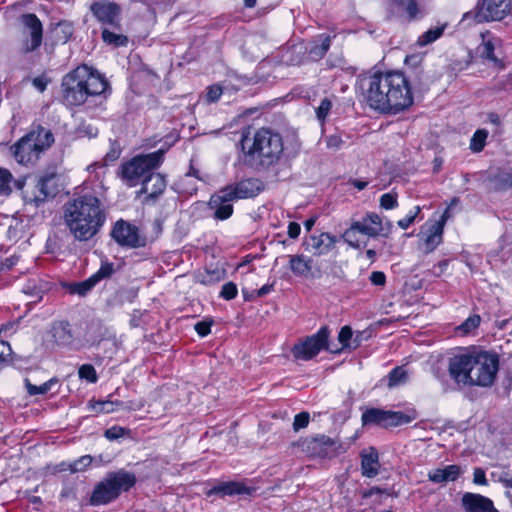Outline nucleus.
<instances>
[{"mask_svg":"<svg viewBox=\"0 0 512 512\" xmlns=\"http://www.w3.org/2000/svg\"><path fill=\"white\" fill-rule=\"evenodd\" d=\"M127 432L128 430L126 428L120 426H113L108 428L105 431L104 435L108 440L113 441L119 439L120 437H123Z\"/></svg>","mask_w":512,"mask_h":512,"instance_id":"5fc2aeb1","label":"nucleus"},{"mask_svg":"<svg viewBox=\"0 0 512 512\" xmlns=\"http://www.w3.org/2000/svg\"><path fill=\"white\" fill-rule=\"evenodd\" d=\"M510 12V0H478L475 18L478 22L501 21Z\"/></svg>","mask_w":512,"mask_h":512,"instance_id":"f8f14e48","label":"nucleus"},{"mask_svg":"<svg viewBox=\"0 0 512 512\" xmlns=\"http://www.w3.org/2000/svg\"><path fill=\"white\" fill-rule=\"evenodd\" d=\"M473 482L475 484H480V485H486L487 484V479H486L485 472L481 468L474 469Z\"/></svg>","mask_w":512,"mask_h":512,"instance_id":"e2e57ef3","label":"nucleus"},{"mask_svg":"<svg viewBox=\"0 0 512 512\" xmlns=\"http://www.w3.org/2000/svg\"><path fill=\"white\" fill-rule=\"evenodd\" d=\"M251 488L242 482H225L211 488L208 495L216 494L221 496L250 494Z\"/></svg>","mask_w":512,"mask_h":512,"instance_id":"c756f323","label":"nucleus"},{"mask_svg":"<svg viewBox=\"0 0 512 512\" xmlns=\"http://www.w3.org/2000/svg\"><path fill=\"white\" fill-rule=\"evenodd\" d=\"M11 347L8 342L0 340V361H5L11 355Z\"/></svg>","mask_w":512,"mask_h":512,"instance_id":"0e129e2a","label":"nucleus"},{"mask_svg":"<svg viewBox=\"0 0 512 512\" xmlns=\"http://www.w3.org/2000/svg\"><path fill=\"white\" fill-rule=\"evenodd\" d=\"M54 142L50 130L37 127L23 136L13 147L14 157L21 164H28L36 161L39 155L49 148Z\"/></svg>","mask_w":512,"mask_h":512,"instance_id":"39448f33","label":"nucleus"},{"mask_svg":"<svg viewBox=\"0 0 512 512\" xmlns=\"http://www.w3.org/2000/svg\"><path fill=\"white\" fill-rule=\"evenodd\" d=\"M380 468L379 455L375 448L371 447L367 452L361 454V472L368 478L378 475Z\"/></svg>","mask_w":512,"mask_h":512,"instance_id":"cd10ccee","label":"nucleus"},{"mask_svg":"<svg viewBox=\"0 0 512 512\" xmlns=\"http://www.w3.org/2000/svg\"><path fill=\"white\" fill-rule=\"evenodd\" d=\"M33 86L40 92L45 91L47 88V80L44 77H36L32 81Z\"/></svg>","mask_w":512,"mask_h":512,"instance_id":"338daca9","label":"nucleus"},{"mask_svg":"<svg viewBox=\"0 0 512 512\" xmlns=\"http://www.w3.org/2000/svg\"><path fill=\"white\" fill-rule=\"evenodd\" d=\"M211 324V322L200 321L195 324V330L201 337L207 336L211 331Z\"/></svg>","mask_w":512,"mask_h":512,"instance_id":"680f3d73","label":"nucleus"},{"mask_svg":"<svg viewBox=\"0 0 512 512\" xmlns=\"http://www.w3.org/2000/svg\"><path fill=\"white\" fill-rule=\"evenodd\" d=\"M352 335V329L349 326L342 327L338 334V341L341 343L342 347L340 349H335L333 353L341 352L345 348H357L359 346V341L354 339L351 342Z\"/></svg>","mask_w":512,"mask_h":512,"instance_id":"4c0bfd02","label":"nucleus"},{"mask_svg":"<svg viewBox=\"0 0 512 512\" xmlns=\"http://www.w3.org/2000/svg\"><path fill=\"white\" fill-rule=\"evenodd\" d=\"M237 286L233 282H228L222 286L220 296L226 300H232L237 296Z\"/></svg>","mask_w":512,"mask_h":512,"instance_id":"603ef678","label":"nucleus"},{"mask_svg":"<svg viewBox=\"0 0 512 512\" xmlns=\"http://www.w3.org/2000/svg\"><path fill=\"white\" fill-rule=\"evenodd\" d=\"M380 206L383 209H394L398 206L397 196L392 193H385L380 197Z\"/></svg>","mask_w":512,"mask_h":512,"instance_id":"3c124183","label":"nucleus"},{"mask_svg":"<svg viewBox=\"0 0 512 512\" xmlns=\"http://www.w3.org/2000/svg\"><path fill=\"white\" fill-rule=\"evenodd\" d=\"M332 108V102L328 98H324L321 100L320 105L316 108V116L318 120L325 121L327 115L329 114Z\"/></svg>","mask_w":512,"mask_h":512,"instance_id":"09e8293b","label":"nucleus"},{"mask_svg":"<svg viewBox=\"0 0 512 512\" xmlns=\"http://www.w3.org/2000/svg\"><path fill=\"white\" fill-rule=\"evenodd\" d=\"M64 224L78 241L93 238L103 226L106 215L101 201L94 195H83L63 207Z\"/></svg>","mask_w":512,"mask_h":512,"instance_id":"7ed1b4c3","label":"nucleus"},{"mask_svg":"<svg viewBox=\"0 0 512 512\" xmlns=\"http://www.w3.org/2000/svg\"><path fill=\"white\" fill-rule=\"evenodd\" d=\"M84 70L77 67L63 77L62 97L63 101L70 106H78L86 101L85 88L82 83Z\"/></svg>","mask_w":512,"mask_h":512,"instance_id":"1a4fd4ad","label":"nucleus"},{"mask_svg":"<svg viewBox=\"0 0 512 512\" xmlns=\"http://www.w3.org/2000/svg\"><path fill=\"white\" fill-rule=\"evenodd\" d=\"M462 506L466 512H498L492 500L480 494L469 492L463 495Z\"/></svg>","mask_w":512,"mask_h":512,"instance_id":"4be33fe9","label":"nucleus"},{"mask_svg":"<svg viewBox=\"0 0 512 512\" xmlns=\"http://www.w3.org/2000/svg\"><path fill=\"white\" fill-rule=\"evenodd\" d=\"M445 25L438 26L434 28H430L426 32H424L421 36H419L417 40V44L421 47L426 46L428 44L433 43L438 38H440L444 32Z\"/></svg>","mask_w":512,"mask_h":512,"instance_id":"58836bf2","label":"nucleus"},{"mask_svg":"<svg viewBox=\"0 0 512 512\" xmlns=\"http://www.w3.org/2000/svg\"><path fill=\"white\" fill-rule=\"evenodd\" d=\"M227 192L224 188L211 196L209 205L214 210V216L219 220L228 219L233 213L232 202L235 201L232 196L225 195Z\"/></svg>","mask_w":512,"mask_h":512,"instance_id":"6ab92c4d","label":"nucleus"},{"mask_svg":"<svg viewBox=\"0 0 512 512\" xmlns=\"http://www.w3.org/2000/svg\"><path fill=\"white\" fill-rule=\"evenodd\" d=\"M111 236L122 247L140 248L146 245V238L139 233L138 227L122 219L114 224Z\"/></svg>","mask_w":512,"mask_h":512,"instance_id":"9b49d317","label":"nucleus"},{"mask_svg":"<svg viewBox=\"0 0 512 512\" xmlns=\"http://www.w3.org/2000/svg\"><path fill=\"white\" fill-rule=\"evenodd\" d=\"M79 377L81 379H86L91 383H95L97 381V374L95 368L90 364H84L79 368L78 371Z\"/></svg>","mask_w":512,"mask_h":512,"instance_id":"de8ad7c7","label":"nucleus"},{"mask_svg":"<svg viewBox=\"0 0 512 512\" xmlns=\"http://www.w3.org/2000/svg\"><path fill=\"white\" fill-rule=\"evenodd\" d=\"M12 175L6 169L0 168V194H8L10 189V181Z\"/></svg>","mask_w":512,"mask_h":512,"instance_id":"8fccbe9b","label":"nucleus"},{"mask_svg":"<svg viewBox=\"0 0 512 512\" xmlns=\"http://www.w3.org/2000/svg\"><path fill=\"white\" fill-rule=\"evenodd\" d=\"M226 192L225 195L232 196L236 201L239 199L250 198L256 196L260 191V182L257 179H244L235 184H230L223 187Z\"/></svg>","mask_w":512,"mask_h":512,"instance_id":"a211bd4d","label":"nucleus"},{"mask_svg":"<svg viewBox=\"0 0 512 512\" xmlns=\"http://www.w3.org/2000/svg\"><path fill=\"white\" fill-rule=\"evenodd\" d=\"M55 195V176L54 174H46L38 178L34 187L33 196L26 198L38 206L49 197H54Z\"/></svg>","mask_w":512,"mask_h":512,"instance_id":"f3484780","label":"nucleus"},{"mask_svg":"<svg viewBox=\"0 0 512 512\" xmlns=\"http://www.w3.org/2000/svg\"><path fill=\"white\" fill-rule=\"evenodd\" d=\"M480 321V316H470L461 325L457 327V331L460 332L462 335H466L475 328H477L480 324Z\"/></svg>","mask_w":512,"mask_h":512,"instance_id":"37998d69","label":"nucleus"},{"mask_svg":"<svg viewBox=\"0 0 512 512\" xmlns=\"http://www.w3.org/2000/svg\"><path fill=\"white\" fill-rule=\"evenodd\" d=\"M420 211V206H415L404 218L398 220L397 225L403 230L409 228L414 223Z\"/></svg>","mask_w":512,"mask_h":512,"instance_id":"49530a36","label":"nucleus"},{"mask_svg":"<svg viewBox=\"0 0 512 512\" xmlns=\"http://www.w3.org/2000/svg\"><path fill=\"white\" fill-rule=\"evenodd\" d=\"M102 39L104 42L112 44L115 47L125 46L128 43V38L126 36L111 32L108 29H103Z\"/></svg>","mask_w":512,"mask_h":512,"instance_id":"a19ab883","label":"nucleus"},{"mask_svg":"<svg viewBox=\"0 0 512 512\" xmlns=\"http://www.w3.org/2000/svg\"><path fill=\"white\" fill-rule=\"evenodd\" d=\"M459 200L457 198H453L450 205L445 209L443 214L441 215L440 219L438 220H432L434 223H441L442 228H444L447 220L451 217L450 211L453 205H457Z\"/></svg>","mask_w":512,"mask_h":512,"instance_id":"bf43d9fd","label":"nucleus"},{"mask_svg":"<svg viewBox=\"0 0 512 512\" xmlns=\"http://www.w3.org/2000/svg\"><path fill=\"white\" fill-rule=\"evenodd\" d=\"M488 136V132L485 130H477L470 143V149L474 152H480L483 150L485 145V140Z\"/></svg>","mask_w":512,"mask_h":512,"instance_id":"79ce46f5","label":"nucleus"},{"mask_svg":"<svg viewBox=\"0 0 512 512\" xmlns=\"http://www.w3.org/2000/svg\"><path fill=\"white\" fill-rule=\"evenodd\" d=\"M301 231L300 225L296 222H290L288 225V235L290 238L295 239L299 236Z\"/></svg>","mask_w":512,"mask_h":512,"instance_id":"69168bd1","label":"nucleus"},{"mask_svg":"<svg viewBox=\"0 0 512 512\" xmlns=\"http://www.w3.org/2000/svg\"><path fill=\"white\" fill-rule=\"evenodd\" d=\"M358 229L355 228V223L353 222L351 226L343 233V240L353 248H360L361 244L357 239Z\"/></svg>","mask_w":512,"mask_h":512,"instance_id":"c03bdc74","label":"nucleus"},{"mask_svg":"<svg viewBox=\"0 0 512 512\" xmlns=\"http://www.w3.org/2000/svg\"><path fill=\"white\" fill-rule=\"evenodd\" d=\"M497 41L498 40L490 34H482V42L476 48V55L495 67L500 66V61L494 53Z\"/></svg>","mask_w":512,"mask_h":512,"instance_id":"a878e982","label":"nucleus"},{"mask_svg":"<svg viewBox=\"0 0 512 512\" xmlns=\"http://www.w3.org/2000/svg\"><path fill=\"white\" fill-rule=\"evenodd\" d=\"M490 187L496 191H505L512 188V173L507 170H499L488 178Z\"/></svg>","mask_w":512,"mask_h":512,"instance_id":"2f4dec72","label":"nucleus"},{"mask_svg":"<svg viewBox=\"0 0 512 512\" xmlns=\"http://www.w3.org/2000/svg\"><path fill=\"white\" fill-rule=\"evenodd\" d=\"M58 379L56 377L51 378L50 380L44 382L43 384L37 386L32 384L29 379H25V387L27 389V392L31 396L35 395H44L48 393L53 386L58 384Z\"/></svg>","mask_w":512,"mask_h":512,"instance_id":"f704fd0d","label":"nucleus"},{"mask_svg":"<svg viewBox=\"0 0 512 512\" xmlns=\"http://www.w3.org/2000/svg\"><path fill=\"white\" fill-rule=\"evenodd\" d=\"M244 162L255 169H268L276 165L283 153V140L279 133L268 128L257 130L241 140Z\"/></svg>","mask_w":512,"mask_h":512,"instance_id":"20e7f679","label":"nucleus"},{"mask_svg":"<svg viewBox=\"0 0 512 512\" xmlns=\"http://www.w3.org/2000/svg\"><path fill=\"white\" fill-rule=\"evenodd\" d=\"M95 17L106 24H114L118 16V6L114 3L99 2L91 6Z\"/></svg>","mask_w":512,"mask_h":512,"instance_id":"c85d7f7f","label":"nucleus"},{"mask_svg":"<svg viewBox=\"0 0 512 512\" xmlns=\"http://www.w3.org/2000/svg\"><path fill=\"white\" fill-rule=\"evenodd\" d=\"M461 474V469L458 465H448L444 468H438L428 473V478L434 483H442L448 481H455Z\"/></svg>","mask_w":512,"mask_h":512,"instance_id":"7c9ffc66","label":"nucleus"},{"mask_svg":"<svg viewBox=\"0 0 512 512\" xmlns=\"http://www.w3.org/2000/svg\"><path fill=\"white\" fill-rule=\"evenodd\" d=\"M330 331L324 326L319 331L304 340L295 344L292 348V354L295 359L308 361L314 358L322 349L334 352V349L328 345Z\"/></svg>","mask_w":512,"mask_h":512,"instance_id":"6e6552de","label":"nucleus"},{"mask_svg":"<svg viewBox=\"0 0 512 512\" xmlns=\"http://www.w3.org/2000/svg\"><path fill=\"white\" fill-rule=\"evenodd\" d=\"M114 273L112 263H103L99 270L91 275L88 279L77 283L73 286L72 292L81 296L86 295L98 282L103 279L109 278Z\"/></svg>","mask_w":512,"mask_h":512,"instance_id":"aec40b11","label":"nucleus"},{"mask_svg":"<svg viewBox=\"0 0 512 512\" xmlns=\"http://www.w3.org/2000/svg\"><path fill=\"white\" fill-rule=\"evenodd\" d=\"M371 283L376 286H384L386 283V276L381 271H374L369 277Z\"/></svg>","mask_w":512,"mask_h":512,"instance_id":"052dcab7","label":"nucleus"},{"mask_svg":"<svg viewBox=\"0 0 512 512\" xmlns=\"http://www.w3.org/2000/svg\"><path fill=\"white\" fill-rule=\"evenodd\" d=\"M324 141L326 143V147L333 151L339 150L343 145L342 139L336 134L326 136Z\"/></svg>","mask_w":512,"mask_h":512,"instance_id":"13d9d810","label":"nucleus"},{"mask_svg":"<svg viewBox=\"0 0 512 512\" xmlns=\"http://www.w3.org/2000/svg\"><path fill=\"white\" fill-rule=\"evenodd\" d=\"M136 482L135 475L125 471L111 473L100 482L91 497L92 504H106L119 496L122 491H127Z\"/></svg>","mask_w":512,"mask_h":512,"instance_id":"423d86ee","label":"nucleus"},{"mask_svg":"<svg viewBox=\"0 0 512 512\" xmlns=\"http://www.w3.org/2000/svg\"><path fill=\"white\" fill-rule=\"evenodd\" d=\"M121 155V147L117 142L111 143L109 151L104 157L106 164L116 161Z\"/></svg>","mask_w":512,"mask_h":512,"instance_id":"6e6d98bb","label":"nucleus"},{"mask_svg":"<svg viewBox=\"0 0 512 512\" xmlns=\"http://www.w3.org/2000/svg\"><path fill=\"white\" fill-rule=\"evenodd\" d=\"M92 463V457L90 455H84L73 463L69 464V470L72 473L84 471Z\"/></svg>","mask_w":512,"mask_h":512,"instance_id":"a18cd8bd","label":"nucleus"},{"mask_svg":"<svg viewBox=\"0 0 512 512\" xmlns=\"http://www.w3.org/2000/svg\"><path fill=\"white\" fill-rule=\"evenodd\" d=\"M336 237L329 233H321L318 236H311L307 242V250L314 255L321 256L328 254L336 244Z\"/></svg>","mask_w":512,"mask_h":512,"instance_id":"393cba45","label":"nucleus"},{"mask_svg":"<svg viewBox=\"0 0 512 512\" xmlns=\"http://www.w3.org/2000/svg\"><path fill=\"white\" fill-rule=\"evenodd\" d=\"M331 45V38L329 36L321 35V43L320 44H314L310 47L308 54L309 57L314 60L318 61L322 59L327 51L329 50Z\"/></svg>","mask_w":512,"mask_h":512,"instance_id":"c9c22d12","label":"nucleus"},{"mask_svg":"<svg viewBox=\"0 0 512 512\" xmlns=\"http://www.w3.org/2000/svg\"><path fill=\"white\" fill-rule=\"evenodd\" d=\"M164 151L158 150L156 152L138 155L130 161L125 162L121 166L122 179L129 186H136L142 183V180L147 178L151 171L156 169L163 160Z\"/></svg>","mask_w":512,"mask_h":512,"instance_id":"0eeeda50","label":"nucleus"},{"mask_svg":"<svg viewBox=\"0 0 512 512\" xmlns=\"http://www.w3.org/2000/svg\"><path fill=\"white\" fill-rule=\"evenodd\" d=\"M221 95H222L221 86L214 84V85H211L208 87L205 98L208 103H214L219 100Z\"/></svg>","mask_w":512,"mask_h":512,"instance_id":"4d7b16f0","label":"nucleus"},{"mask_svg":"<svg viewBox=\"0 0 512 512\" xmlns=\"http://www.w3.org/2000/svg\"><path fill=\"white\" fill-rule=\"evenodd\" d=\"M165 188V178L161 174L151 171L147 178L142 180L140 192L146 194L145 201L149 202L155 201L164 192Z\"/></svg>","mask_w":512,"mask_h":512,"instance_id":"412c9836","label":"nucleus"},{"mask_svg":"<svg viewBox=\"0 0 512 512\" xmlns=\"http://www.w3.org/2000/svg\"><path fill=\"white\" fill-rule=\"evenodd\" d=\"M79 69L84 70L82 83L85 88L86 99L89 96H96L105 93L108 88V82L101 74L91 70L87 66H79Z\"/></svg>","mask_w":512,"mask_h":512,"instance_id":"dca6fc26","label":"nucleus"},{"mask_svg":"<svg viewBox=\"0 0 512 512\" xmlns=\"http://www.w3.org/2000/svg\"><path fill=\"white\" fill-rule=\"evenodd\" d=\"M310 259H305L303 255H293L290 257L289 266L292 272L297 276H307L312 269Z\"/></svg>","mask_w":512,"mask_h":512,"instance_id":"473e14b6","label":"nucleus"},{"mask_svg":"<svg viewBox=\"0 0 512 512\" xmlns=\"http://www.w3.org/2000/svg\"><path fill=\"white\" fill-rule=\"evenodd\" d=\"M124 406L123 402H113L110 400L105 401H95L90 403V407L96 413H112L117 410V407Z\"/></svg>","mask_w":512,"mask_h":512,"instance_id":"ea45409f","label":"nucleus"},{"mask_svg":"<svg viewBox=\"0 0 512 512\" xmlns=\"http://www.w3.org/2000/svg\"><path fill=\"white\" fill-rule=\"evenodd\" d=\"M310 415L308 412H301L294 417L293 422V429L294 431H299L300 429H303L307 427L309 424Z\"/></svg>","mask_w":512,"mask_h":512,"instance_id":"864d4df0","label":"nucleus"},{"mask_svg":"<svg viewBox=\"0 0 512 512\" xmlns=\"http://www.w3.org/2000/svg\"><path fill=\"white\" fill-rule=\"evenodd\" d=\"M391 15L405 16L408 21L419 17L420 9L416 0H389Z\"/></svg>","mask_w":512,"mask_h":512,"instance_id":"b1692460","label":"nucleus"},{"mask_svg":"<svg viewBox=\"0 0 512 512\" xmlns=\"http://www.w3.org/2000/svg\"><path fill=\"white\" fill-rule=\"evenodd\" d=\"M355 228L358 229L359 233L367 235L369 237H377L384 235V226L382 218L376 213H368L360 221H355Z\"/></svg>","mask_w":512,"mask_h":512,"instance_id":"5701e85b","label":"nucleus"},{"mask_svg":"<svg viewBox=\"0 0 512 512\" xmlns=\"http://www.w3.org/2000/svg\"><path fill=\"white\" fill-rule=\"evenodd\" d=\"M414 418L400 411H386L378 408L367 409L362 414V424L381 427L398 426L410 423Z\"/></svg>","mask_w":512,"mask_h":512,"instance_id":"9d476101","label":"nucleus"},{"mask_svg":"<svg viewBox=\"0 0 512 512\" xmlns=\"http://www.w3.org/2000/svg\"><path fill=\"white\" fill-rule=\"evenodd\" d=\"M50 333L54 343L58 346H68L74 340L71 325L67 321L53 323Z\"/></svg>","mask_w":512,"mask_h":512,"instance_id":"bb28decb","label":"nucleus"},{"mask_svg":"<svg viewBox=\"0 0 512 512\" xmlns=\"http://www.w3.org/2000/svg\"><path fill=\"white\" fill-rule=\"evenodd\" d=\"M303 452L311 457L326 458L335 456L338 453L337 443L334 439L326 435H317L306 438L300 442Z\"/></svg>","mask_w":512,"mask_h":512,"instance_id":"ddd939ff","label":"nucleus"},{"mask_svg":"<svg viewBox=\"0 0 512 512\" xmlns=\"http://www.w3.org/2000/svg\"><path fill=\"white\" fill-rule=\"evenodd\" d=\"M23 34L26 37L25 51L32 52L39 48L42 43L43 27L35 14H24L21 17Z\"/></svg>","mask_w":512,"mask_h":512,"instance_id":"4468645a","label":"nucleus"},{"mask_svg":"<svg viewBox=\"0 0 512 512\" xmlns=\"http://www.w3.org/2000/svg\"><path fill=\"white\" fill-rule=\"evenodd\" d=\"M74 27L69 21L58 22L52 30L53 38L56 42L67 43L72 37Z\"/></svg>","mask_w":512,"mask_h":512,"instance_id":"72a5a7b5","label":"nucleus"},{"mask_svg":"<svg viewBox=\"0 0 512 512\" xmlns=\"http://www.w3.org/2000/svg\"><path fill=\"white\" fill-rule=\"evenodd\" d=\"M367 105L381 113L397 114L413 103L409 83L400 72H375L359 81Z\"/></svg>","mask_w":512,"mask_h":512,"instance_id":"f257e3e1","label":"nucleus"},{"mask_svg":"<svg viewBox=\"0 0 512 512\" xmlns=\"http://www.w3.org/2000/svg\"><path fill=\"white\" fill-rule=\"evenodd\" d=\"M409 380V373L403 366H398L391 370L388 375V387L393 388L403 385Z\"/></svg>","mask_w":512,"mask_h":512,"instance_id":"e433bc0d","label":"nucleus"},{"mask_svg":"<svg viewBox=\"0 0 512 512\" xmlns=\"http://www.w3.org/2000/svg\"><path fill=\"white\" fill-rule=\"evenodd\" d=\"M450 377L458 384L491 386L498 371V358L486 351L461 350L449 359Z\"/></svg>","mask_w":512,"mask_h":512,"instance_id":"f03ea898","label":"nucleus"},{"mask_svg":"<svg viewBox=\"0 0 512 512\" xmlns=\"http://www.w3.org/2000/svg\"><path fill=\"white\" fill-rule=\"evenodd\" d=\"M443 232L441 223H434L432 220L427 221L421 228L419 233L420 248L424 253L433 252L443 241Z\"/></svg>","mask_w":512,"mask_h":512,"instance_id":"2eb2a0df","label":"nucleus"},{"mask_svg":"<svg viewBox=\"0 0 512 512\" xmlns=\"http://www.w3.org/2000/svg\"><path fill=\"white\" fill-rule=\"evenodd\" d=\"M274 288L273 284H266L262 286L259 290L255 291L256 297H263L269 294Z\"/></svg>","mask_w":512,"mask_h":512,"instance_id":"774afa93","label":"nucleus"}]
</instances>
